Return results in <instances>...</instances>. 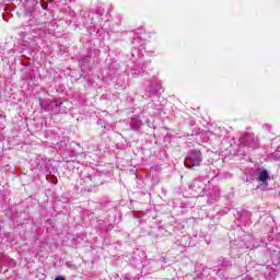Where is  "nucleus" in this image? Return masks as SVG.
Instances as JSON below:
<instances>
[{
	"label": "nucleus",
	"instance_id": "obj_2",
	"mask_svg": "<svg viewBox=\"0 0 280 280\" xmlns=\"http://www.w3.org/2000/svg\"><path fill=\"white\" fill-rule=\"evenodd\" d=\"M268 178H270V176L268 175V171L262 170L258 173L257 180L261 183L260 187H262V189H266V187H268Z\"/></svg>",
	"mask_w": 280,
	"mask_h": 280
},
{
	"label": "nucleus",
	"instance_id": "obj_1",
	"mask_svg": "<svg viewBox=\"0 0 280 280\" xmlns=\"http://www.w3.org/2000/svg\"><path fill=\"white\" fill-rule=\"evenodd\" d=\"M202 163V153L200 151H190L185 159L184 165L191 170V167H200Z\"/></svg>",
	"mask_w": 280,
	"mask_h": 280
},
{
	"label": "nucleus",
	"instance_id": "obj_4",
	"mask_svg": "<svg viewBox=\"0 0 280 280\" xmlns=\"http://www.w3.org/2000/svg\"><path fill=\"white\" fill-rule=\"evenodd\" d=\"M55 106H57V107H61V106H62V102L56 103V105H55Z\"/></svg>",
	"mask_w": 280,
	"mask_h": 280
},
{
	"label": "nucleus",
	"instance_id": "obj_5",
	"mask_svg": "<svg viewBox=\"0 0 280 280\" xmlns=\"http://www.w3.org/2000/svg\"><path fill=\"white\" fill-rule=\"evenodd\" d=\"M55 280H65V278H62V277H57V278H55Z\"/></svg>",
	"mask_w": 280,
	"mask_h": 280
},
{
	"label": "nucleus",
	"instance_id": "obj_3",
	"mask_svg": "<svg viewBox=\"0 0 280 280\" xmlns=\"http://www.w3.org/2000/svg\"><path fill=\"white\" fill-rule=\"evenodd\" d=\"M220 198V191L214 192V198H211L210 201L213 202V200H218Z\"/></svg>",
	"mask_w": 280,
	"mask_h": 280
}]
</instances>
